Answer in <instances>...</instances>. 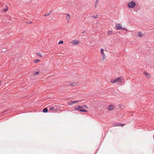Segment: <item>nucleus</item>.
Segmentation results:
<instances>
[{
	"label": "nucleus",
	"mask_w": 154,
	"mask_h": 154,
	"mask_svg": "<svg viewBox=\"0 0 154 154\" xmlns=\"http://www.w3.org/2000/svg\"><path fill=\"white\" fill-rule=\"evenodd\" d=\"M135 2L134 1H131L129 2L128 4V6L129 8H132L136 6Z\"/></svg>",
	"instance_id": "1"
},
{
	"label": "nucleus",
	"mask_w": 154,
	"mask_h": 154,
	"mask_svg": "<svg viewBox=\"0 0 154 154\" xmlns=\"http://www.w3.org/2000/svg\"><path fill=\"white\" fill-rule=\"evenodd\" d=\"M115 109V107L112 104H111L109 105L108 107L107 108V109L109 111H110L113 110Z\"/></svg>",
	"instance_id": "2"
},
{
	"label": "nucleus",
	"mask_w": 154,
	"mask_h": 154,
	"mask_svg": "<svg viewBox=\"0 0 154 154\" xmlns=\"http://www.w3.org/2000/svg\"><path fill=\"white\" fill-rule=\"evenodd\" d=\"M83 107L81 106H75V111H77V110H79L82 112L81 110L83 109L82 108Z\"/></svg>",
	"instance_id": "3"
},
{
	"label": "nucleus",
	"mask_w": 154,
	"mask_h": 154,
	"mask_svg": "<svg viewBox=\"0 0 154 154\" xmlns=\"http://www.w3.org/2000/svg\"><path fill=\"white\" fill-rule=\"evenodd\" d=\"M116 29L117 30H120L122 29V25L120 23H119L116 24Z\"/></svg>",
	"instance_id": "4"
},
{
	"label": "nucleus",
	"mask_w": 154,
	"mask_h": 154,
	"mask_svg": "<svg viewBox=\"0 0 154 154\" xmlns=\"http://www.w3.org/2000/svg\"><path fill=\"white\" fill-rule=\"evenodd\" d=\"M100 52L102 56V59L103 60H104L105 58V55L103 52V48L101 49Z\"/></svg>",
	"instance_id": "5"
},
{
	"label": "nucleus",
	"mask_w": 154,
	"mask_h": 154,
	"mask_svg": "<svg viewBox=\"0 0 154 154\" xmlns=\"http://www.w3.org/2000/svg\"><path fill=\"white\" fill-rule=\"evenodd\" d=\"M71 43H72L73 45H77L79 43V41L78 40H73L71 42Z\"/></svg>",
	"instance_id": "6"
},
{
	"label": "nucleus",
	"mask_w": 154,
	"mask_h": 154,
	"mask_svg": "<svg viewBox=\"0 0 154 154\" xmlns=\"http://www.w3.org/2000/svg\"><path fill=\"white\" fill-rule=\"evenodd\" d=\"M117 78H119V79L118 81V82L119 84H122V81L123 80H124L122 76H120V77H118Z\"/></svg>",
	"instance_id": "7"
},
{
	"label": "nucleus",
	"mask_w": 154,
	"mask_h": 154,
	"mask_svg": "<svg viewBox=\"0 0 154 154\" xmlns=\"http://www.w3.org/2000/svg\"><path fill=\"white\" fill-rule=\"evenodd\" d=\"M79 101H71L68 103L69 104V105H73V104H74L75 103L79 102Z\"/></svg>",
	"instance_id": "8"
},
{
	"label": "nucleus",
	"mask_w": 154,
	"mask_h": 154,
	"mask_svg": "<svg viewBox=\"0 0 154 154\" xmlns=\"http://www.w3.org/2000/svg\"><path fill=\"white\" fill-rule=\"evenodd\" d=\"M66 19L67 21V22L68 23L70 19V16L69 14H66Z\"/></svg>",
	"instance_id": "9"
},
{
	"label": "nucleus",
	"mask_w": 154,
	"mask_h": 154,
	"mask_svg": "<svg viewBox=\"0 0 154 154\" xmlns=\"http://www.w3.org/2000/svg\"><path fill=\"white\" fill-rule=\"evenodd\" d=\"M119 78H116V79H115L113 80H111V82L112 83H115L118 82V81L119 80Z\"/></svg>",
	"instance_id": "10"
},
{
	"label": "nucleus",
	"mask_w": 154,
	"mask_h": 154,
	"mask_svg": "<svg viewBox=\"0 0 154 154\" xmlns=\"http://www.w3.org/2000/svg\"><path fill=\"white\" fill-rule=\"evenodd\" d=\"M49 109L50 110H51L54 109V110L53 111L54 112H57L58 110L57 109H54V108L53 107H49Z\"/></svg>",
	"instance_id": "11"
},
{
	"label": "nucleus",
	"mask_w": 154,
	"mask_h": 154,
	"mask_svg": "<svg viewBox=\"0 0 154 154\" xmlns=\"http://www.w3.org/2000/svg\"><path fill=\"white\" fill-rule=\"evenodd\" d=\"M143 74L145 75L148 78H149L150 77H151V76L150 75L146 72H143Z\"/></svg>",
	"instance_id": "12"
},
{
	"label": "nucleus",
	"mask_w": 154,
	"mask_h": 154,
	"mask_svg": "<svg viewBox=\"0 0 154 154\" xmlns=\"http://www.w3.org/2000/svg\"><path fill=\"white\" fill-rule=\"evenodd\" d=\"M140 7L139 6H135V11H138L140 9Z\"/></svg>",
	"instance_id": "13"
},
{
	"label": "nucleus",
	"mask_w": 154,
	"mask_h": 154,
	"mask_svg": "<svg viewBox=\"0 0 154 154\" xmlns=\"http://www.w3.org/2000/svg\"><path fill=\"white\" fill-rule=\"evenodd\" d=\"M42 112L44 113H47L48 112V109L47 108H45L43 109Z\"/></svg>",
	"instance_id": "14"
},
{
	"label": "nucleus",
	"mask_w": 154,
	"mask_h": 154,
	"mask_svg": "<svg viewBox=\"0 0 154 154\" xmlns=\"http://www.w3.org/2000/svg\"><path fill=\"white\" fill-rule=\"evenodd\" d=\"M120 123H117L113 124L114 126H120Z\"/></svg>",
	"instance_id": "15"
},
{
	"label": "nucleus",
	"mask_w": 154,
	"mask_h": 154,
	"mask_svg": "<svg viewBox=\"0 0 154 154\" xmlns=\"http://www.w3.org/2000/svg\"><path fill=\"white\" fill-rule=\"evenodd\" d=\"M137 35L139 37H141L143 35L142 32H138Z\"/></svg>",
	"instance_id": "16"
},
{
	"label": "nucleus",
	"mask_w": 154,
	"mask_h": 154,
	"mask_svg": "<svg viewBox=\"0 0 154 154\" xmlns=\"http://www.w3.org/2000/svg\"><path fill=\"white\" fill-rule=\"evenodd\" d=\"M98 15H93L92 16V17L93 18L96 19L98 18Z\"/></svg>",
	"instance_id": "17"
},
{
	"label": "nucleus",
	"mask_w": 154,
	"mask_h": 154,
	"mask_svg": "<svg viewBox=\"0 0 154 154\" xmlns=\"http://www.w3.org/2000/svg\"><path fill=\"white\" fill-rule=\"evenodd\" d=\"M36 55H37L39 57H42V54H41V53H40L39 52L37 53H36Z\"/></svg>",
	"instance_id": "18"
},
{
	"label": "nucleus",
	"mask_w": 154,
	"mask_h": 154,
	"mask_svg": "<svg viewBox=\"0 0 154 154\" xmlns=\"http://www.w3.org/2000/svg\"><path fill=\"white\" fill-rule=\"evenodd\" d=\"M52 11H51L49 12V13H46L44 15V16H49L50 13H51Z\"/></svg>",
	"instance_id": "19"
},
{
	"label": "nucleus",
	"mask_w": 154,
	"mask_h": 154,
	"mask_svg": "<svg viewBox=\"0 0 154 154\" xmlns=\"http://www.w3.org/2000/svg\"><path fill=\"white\" fill-rule=\"evenodd\" d=\"M112 34V31L111 30H109L108 32V35H110Z\"/></svg>",
	"instance_id": "20"
},
{
	"label": "nucleus",
	"mask_w": 154,
	"mask_h": 154,
	"mask_svg": "<svg viewBox=\"0 0 154 154\" xmlns=\"http://www.w3.org/2000/svg\"><path fill=\"white\" fill-rule=\"evenodd\" d=\"M40 60L39 59H36L34 61V63H36L38 62V61H39Z\"/></svg>",
	"instance_id": "21"
},
{
	"label": "nucleus",
	"mask_w": 154,
	"mask_h": 154,
	"mask_svg": "<svg viewBox=\"0 0 154 154\" xmlns=\"http://www.w3.org/2000/svg\"><path fill=\"white\" fill-rule=\"evenodd\" d=\"M81 111L82 112H88L87 110L84 109H82Z\"/></svg>",
	"instance_id": "22"
},
{
	"label": "nucleus",
	"mask_w": 154,
	"mask_h": 154,
	"mask_svg": "<svg viewBox=\"0 0 154 154\" xmlns=\"http://www.w3.org/2000/svg\"><path fill=\"white\" fill-rule=\"evenodd\" d=\"M76 83H70V85L71 86H75L76 85Z\"/></svg>",
	"instance_id": "23"
},
{
	"label": "nucleus",
	"mask_w": 154,
	"mask_h": 154,
	"mask_svg": "<svg viewBox=\"0 0 154 154\" xmlns=\"http://www.w3.org/2000/svg\"><path fill=\"white\" fill-rule=\"evenodd\" d=\"M63 43V41L60 40L58 44H61Z\"/></svg>",
	"instance_id": "24"
},
{
	"label": "nucleus",
	"mask_w": 154,
	"mask_h": 154,
	"mask_svg": "<svg viewBox=\"0 0 154 154\" xmlns=\"http://www.w3.org/2000/svg\"><path fill=\"white\" fill-rule=\"evenodd\" d=\"M6 9H4L3 10V11H6L8 10V6L6 5Z\"/></svg>",
	"instance_id": "25"
},
{
	"label": "nucleus",
	"mask_w": 154,
	"mask_h": 154,
	"mask_svg": "<svg viewBox=\"0 0 154 154\" xmlns=\"http://www.w3.org/2000/svg\"><path fill=\"white\" fill-rule=\"evenodd\" d=\"M98 4V2H96V1L95 2V7H96V6H97Z\"/></svg>",
	"instance_id": "26"
},
{
	"label": "nucleus",
	"mask_w": 154,
	"mask_h": 154,
	"mask_svg": "<svg viewBox=\"0 0 154 154\" xmlns=\"http://www.w3.org/2000/svg\"><path fill=\"white\" fill-rule=\"evenodd\" d=\"M82 107H84V108H85V109L88 108L87 106L86 105H83Z\"/></svg>",
	"instance_id": "27"
},
{
	"label": "nucleus",
	"mask_w": 154,
	"mask_h": 154,
	"mask_svg": "<svg viewBox=\"0 0 154 154\" xmlns=\"http://www.w3.org/2000/svg\"><path fill=\"white\" fill-rule=\"evenodd\" d=\"M122 29H123V30H125V31H128V30L126 28H124V27H122Z\"/></svg>",
	"instance_id": "28"
},
{
	"label": "nucleus",
	"mask_w": 154,
	"mask_h": 154,
	"mask_svg": "<svg viewBox=\"0 0 154 154\" xmlns=\"http://www.w3.org/2000/svg\"><path fill=\"white\" fill-rule=\"evenodd\" d=\"M39 73V72H35V73L34 74V75H36V74H37Z\"/></svg>",
	"instance_id": "29"
},
{
	"label": "nucleus",
	"mask_w": 154,
	"mask_h": 154,
	"mask_svg": "<svg viewBox=\"0 0 154 154\" xmlns=\"http://www.w3.org/2000/svg\"><path fill=\"white\" fill-rule=\"evenodd\" d=\"M125 125V124H121V123H120V126H124Z\"/></svg>",
	"instance_id": "30"
},
{
	"label": "nucleus",
	"mask_w": 154,
	"mask_h": 154,
	"mask_svg": "<svg viewBox=\"0 0 154 154\" xmlns=\"http://www.w3.org/2000/svg\"><path fill=\"white\" fill-rule=\"evenodd\" d=\"M85 32V31H83V32H82V34H83V33H84Z\"/></svg>",
	"instance_id": "31"
},
{
	"label": "nucleus",
	"mask_w": 154,
	"mask_h": 154,
	"mask_svg": "<svg viewBox=\"0 0 154 154\" xmlns=\"http://www.w3.org/2000/svg\"><path fill=\"white\" fill-rule=\"evenodd\" d=\"M96 2H98L99 0H96Z\"/></svg>",
	"instance_id": "32"
},
{
	"label": "nucleus",
	"mask_w": 154,
	"mask_h": 154,
	"mask_svg": "<svg viewBox=\"0 0 154 154\" xmlns=\"http://www.w3.org/2000/svg\"><path fill=\"white\" fill-rule=\"evenodd\" d=\"M32 23V22H30L29 23Z\"/></svg>",
	"instance_id": "33"
}]
</instances>
